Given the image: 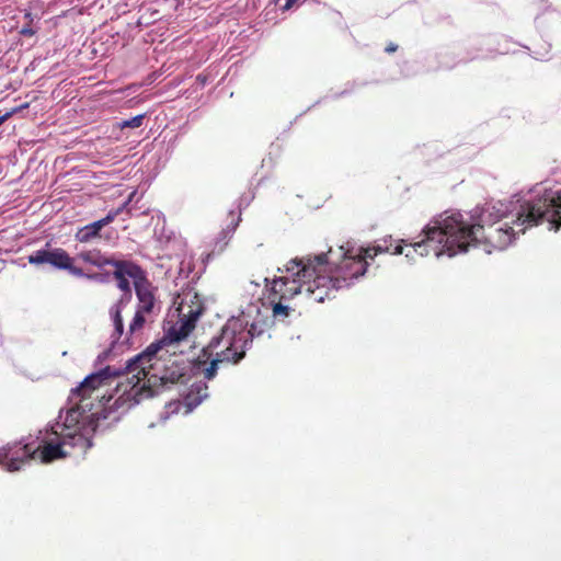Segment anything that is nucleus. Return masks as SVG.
Segmentation results:
<instances>
[{
    "label": "nucleus",
    "mask_w": 561,
    "mask_h": 561,
    "mask_svg": "<svg viewBox=\"0 0 561 561\" xmlns=\"http://www.w3.org/2000/svg\"><path fill=\"white\" fill-rule=\"evenodd\" d=\"M547 222L549 229L561 228V191L545 193L542 196L523 203L511 226L507 221L495 220L489 224L471 225L460 214L444 220H435L423 229L424 238L410 243L405 256L413 260L415 254L439 256L447 253L454 256L467 252L470 247H482L486 253L505 250L516 233Z\"/></svg>",
    "instance_id": "obj_1"
},
{
    "label": "nucleus",
    "mask_w": 561,
    "mask_h": 561,
    "mask_svg": "<svg viewBox=\"0 0 561 561\" xmlns=\"http://www.w3.org/2000/svg\"><path fill=\"white\" fill-rule=\"evenodd\" d=\"M165 344L167 339L152 343L126 363L125 373L133 383L130 390L136 402L152 398L159 393L160 388L184 383L187 380L183 365L175 360H169L167 364L160 355Z\"/></svg>",
    "instance_id": "obj_2"
},
{
    "label": "nucleus",
    "mask_w": 561,
    "mask_h": 561,
    "mask_svg": "<svg viewBox=\"0 0 561 561\" xmlns=\"http://www.w3.org/2000/svg\"><path fill=\"white\" fill-rule=\"evenodd\" d=\"M92 447V440L82 433L54 431L50 435L28 442L23 446L11 445L7 471L14 472L32 459L49 463L75 455H84Z\"/></svg>",
    "instance_id": "obj_3"
},
{
    "label": "nucleus",
    "mask_w": 561,
    "mask_h": 561,
    "mask_svg": "<svg viewBox=\"0 0 561 561\" xmlns=\"http://www.w3.org/2000/svg\"><path fill=\"white\" fill-rule=\"evenodd\" d=\"M255 335L256 325L254 323L249 330H245L240 321H229L221 329V333L213 337L208 345L201 351L196 358L197 368L206 379H213L220 363L237 364L244 357L245 350Z\"/></svg>",
    "instance_id": "obj_4"
},
{
    "label": "nucleus",
    "mask_w": 561,
    "mask_h": 561,
    "mask_svg": "<svg viewBox=\"0 0 561 561\" xmlns=\"http://www.w3.org/2000/svg\"><path fill=\"white\" fill-rule=\"evenodd\" d=\"M116 375V371H111V368L106 367L85 377L84 380L71 391L70 400L77 401L76 407L68 410L60 433H82L92 439V433L96 427L94 420L95 413L85 414L87 410L90 411L92 408V404L87 401L90 399H104L106 393L103 391V388L110 386L111 378Z\"/></svg>",
    "instance_id": "obj_5"
},
{
    "label": "nucleus",
    "mask_w": 561,
    "mask_h": 561,
    "mask_svg": "<svg viewBox=\"0 0 561 561\" xmlns=\"http://www.w3.org/2000/svg\"><path fill=\"white\" fill-rule=\"evenodd\" d=\"M379 253H390L393 255L403 254V247L398 243L392 244L391 237L383 239L382 243L366 249H360L356 255H351L346 252L343 253L340 262L333 260V251L330 249L324 253L328 257L329 270L328 273L333 278L335 287L347 288L352 282L359 276H363L367 270V259H374Z\"/></svg>",
    "instance_id": "obj_6"
},
{
    "label": "nucleus",
    "mask_w": 561,
    "mask_h": 561,
    "mask_svg": "<svg viewBox=\"0 0 561 561\" xmlns=\"http://www.w3.org/2000/svg\"><path fill=\"white\" fill-rule=\"evenodd\" d=\"M321 263H305V257L290 260L285 267V275L273 280L268 297L289 300L304 290V277H311Z\"/></svg>",
    "instance_id": "obj_7"
},
{
    "label": "nucleus",
    "mask_w": 561,
    "mask_h": 561,
    "mask_svg": "<svg viewBox=\"0 0 561 561\" xmlns=\"http://www.w3.org/2000/svg\"><path fill=\"white\" fill-rule=\"evenodd\" d=\"M321 263V268H316L311 277H304V290L316 302H323L325 299H331L333 294L341 289L335 287L333 278L328 273L329 262L325 254L320 253L313 257H305V263L313 264Z\"/></svg>",
    "instance_id": "obj_8"
},
{
    "label": "nucleus",
    "mask_w": 561,
    "mask_h": 561,
    "mask_svg": "<svg viewBox=\"0 0 561 561\" xmlns=\"http://www.w3.org/2000/svg\"><path fill=\"white\" fill-rule=\"evenodd\" d=\"M77 257L82 262L93 265L98 268H103L107 265L113 266V277L117 283V287L125 294L131 295V286L129 279L125 278V271H128L130 265L135 262L130 260H116L113 256H107L100 249L81 250Z\"/></svg>",
    "instance_id": "obj_9"
},
{
    "label": "nucleus",
    "mask_w": 561,
    "mask_h": 561,
    "mask_svg": "<svg viewBox=\"0 0 561 561\" xmlns=\"http://www.w3.org/2000/svg\"><path fill=\"white\" fill-rule=\"evenodd\" d=\"M125 278H131L136 296L138 299L137 309L141 312L153 314L157 305L154 296V288L150 280L147 278L145 270L137 263L130 265L128 271H125Z\"/></svg>",
    "instance_id": "obj_10"
},
{
    "label": "nucleus",
    "mask_w": 561,
    "mask_h": 561,
    "mask_svg": "<svg viewBox=\"0 0 561 561\" xmlns=\"http://www.w3.org/2000/svg\"><path fill=\"white\" fill-rule=\"evenodd\" d=\"M75 259L62 248L41 249L28 256V263L33 265L49 264L58 270L68 271L77 277L87 276L81 267L73 264Z\"/></svg>",
    "instance_id": "obj_11"
},
{
    "label": "nucleus",
    "mask_w": 561,
    "mask_h": 561,
    "mask_svg": "<svg viewBox=\"0 0 561 561\" xmlns=\"http://www.w3.org/2000/svg\"><path fill=\"white\" fill-rule=\"evenodd\" d=\"M203 310L204 308L201 302L186 305L185 299H183L179 308L181 320L169 330L167 335L170 343L180 342L187 337L194 330L196 321L203 313Z\"/></svg>",
    "instance_id": "obj_12"
},
{
    "label": "nucleus",
    "mask_w": 561,
    "mask_h": 561,
    "mask_svg": "<svg viewBox=\"0 0 561 561\" xmlns=\"http://www.w3.org/2000/svg\"><path fill=\"white\" fill-rule=\"evenodd\" d=\"M124 207L125 205H123L119 208L112 209L105 217L79 228L75 233L76 241L80 243H88L96 238H100L101 230L107 225L112 224L116 219V217L123 211Z\"/></svg>",
    "instance_id": "obj_13"
},
{
    "label": "nucleus",
    "mask_w": 561,
    "mask_h": 561,
    "mask_svg": "<svg viewBox=\"0 0 561 561\" xmlns=\"http://www.w3.org/2000/svg\"><path fill=\"white\" fill-rule=\"evenodd\" d=\"M147 322H153V314L136 310L128 329L125 333L124 342L133 343L134 339L141 335Z\"/></svg>",
    "instance_id": "obj_14"
},
{
    "label": "nucleus",
    "mask_w": 561,
    "mask_h": 561,
    "mask_svg": "<svg viewBox=\"0 0 561 561\" xmlns=\"http://www.w3.org/2000/svg\"><path fill=\"white\" fill-rule=\"evenodd\" d=\"M208 386L204 381H196L188 388L184 401L190 410L201 404V402L208 397Z\"/></svg>",
    "instance_id": "obj_15"
},
{
    "label": "nucleus",
    "mask_w": 561,
    "mask_h": 561,
    "mask_svg": "<svg viewBox=\"0 0 561 561\" xmlns=\"http://www.w3.org/2000/svg\"><path fill=\"white\" fill-rule=\"evenodd\" d=\"M506 209L502 203L485 204L480 214L481 224H489L495 220H502L505 216Z\"/></svg>",
    "instance_id": "obj_16"
},
{
    "label": "nucleus",
    "mask_w": 561,
    "mask_h": 561,
    "mask_svg": "<svg viewBox=\"0 0 561 561\" xmlns=\"http://www.w3.org/2000/svg\"><path fill=\"white\" fill-rule=\"evenodd\" d=\"M121 306H122V301L115 304L110 310V313H111V317L113 320V324H114L113 337L115 340H119L122 336H125V333H126V332H124V320H123V316H122Z\"/></svg>",
    "instance_id": "obj_17"
},
{
    "label": "nucleus",
    "mask_w": 561,
    "mask_h": 561,
    "mask_svg": "<svg viewBox=\"0 0 561 561\" xmlns=\"http://www.w3.org/2000/svg\"><path fill=\"white\" fill-rule=\"evenodd\" d=\"M273 305V314L275 318H286L289 316L291 309L284 304L285 300L268 297Z\"/></svg>",
    "instance_id": "obj_18"
},
{
    "label": "nucleus",
    "mask_w": 561,
    "mask_h": 561,
    "mask_svg": "<svg viewBox=\"0 0 561 561\" xmlns=\"http://www.w3.org/2000/svg\"><path fill=\"white\" fill-rule=\"evenodd\" d=\"M144 118H145L144 114L136 115V116L131 117L130 119H126V121H123L122 123H119V127L122 129L138 128L142 125Z\"/></svg>",
    "instance_id": "obj_19"
},
{
    "label": "nucleus",
    "mask_w": 561,
    "mask_h": 561,
    "mask_svg": "<svg viewBox=\"0 0 561 561\" xmlns=\"http://www.w3.org/2000/svg\"><path fill=\"white\" fill-rule=\"evenodd\" d=\"M11 445H5L0 448V465H3L7 469V462L10 461Z\"/></svg>",
    "instance_id": "obj_20"
},
{
    "label": "nucleus",
    "mask_w": 561,
    "mask_h": 561,
    "mask_svg": "<svg viewBox=\"0 0 561 561\" xmlns=\"http://www.w3.org/2000/svg\"><path fill=\"white\" fill-rule=\"evenodd\" d=\"M398 50V45L394 44V43H389L386 48H385V51L388 53V54H392L394 51Z\"/></svg>",
    "instance_id": "obj_21"
},
{
    "label": "nucleus",
    "mask_w": 561,
    "mask_h": 561,
    "mask_svg": "<svg viewBox=\"0 0 561 561\" xmlns=\"http://www.w3.org/2000/svg\"><path fill=\"white\" fill-rule=\"evenodd\" d=\"M21 34L25 35V36H33L35 34V32L31 27H23L21 30Z\"/></svg>",
    "instance_id": "obj_22"
},
{
    "label": "nucleus",
    "mask_w": 561,
    "mask_h": 561,
    "mask_svg": "<svg viewBox=\"0 0 561 561\" xmlns=\"http://www.w3.org/2000/svg\"><path fill=\"white\" fill-rule=\"evenodd\" d=\"M297 0H286V3L284 5V9L285 10H288L289 8L293 7V4L296 2Z\"/></svg>",
    "instance_id": "obj_23"
},
{
    "label": "nucleus",
    "mask_w": 561,
    "mask_h": 561,
    "mask_svg": "<svg viewBox=\"0 0 561 561\" xmlns=\"http://www.w3.org/2000/svg\"><path fill=\"white\" fill-rule=\"evenodd\" d=\"M10 116H11V113H7V114L0 116V125H2Z\"/></svg>",
    "instance_id": "obj_24"
}]
</instances>
